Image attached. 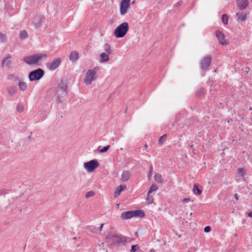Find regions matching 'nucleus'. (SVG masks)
Here are the masks:
<instances>
[{"mask_svg":"<svg viewBox=\"0 0 252 252\" xmlns=\"http://www.w3.org/2000/svg\"><path fill=\"white\" fill-rule=\"evenodd\" d=\"M46 54H36L25 57L23 58V61L29 65L36 64L37 65H40L41 63H39V61L42 60L43 58L46 59Z\"/></svg>","mask_w":252,"mask_h":252,"instance_id":"1","label":"nucleus"},{"mask_svg":"<svg viewBox=\"0 0 252 252\" xmlns=\"http://www.w3.org/2000/svg\"><path fill=\"white\" fill-rule=\"evenodd\" d=\"M128 29V24L127 22H124L115 29L114 34L117 38L123 37L127 33Z\"/></svg>","mask_w":252,"mask_h":252,"instance_id":"2","label":"nucleus"},{"mask_svg":"<svg viewBox=\"0 0 252 252\" xmlns=\"http://www.w3.org/2000/svg\"><path fill=\"white\" fill-rule=\"evenodd\" d=\"M106 238L110 240L114 244L117 245H124L126 242V237L120 235L108 234Z\"/></svg>","mask_w":252,"mask_h":252,"instance_id":"3","label":"nucleus"},{"mask_svg":"<svg viewBox=\"0 0 252 252\" xmlns=\"http://www.w3.org/2000/svg\"><path fill=\"white\" fill-rule=\"evenodd\" d=\"M44 73L45 72L42 69L38 68L29 73V79L30 81H38L44 76Z\"/></svg>","mask_w":252,"mask_h":252,"instance_id":"4","label":"nucleus"},{"mask_svg":"<svg viewBox=\"0 0 252 252\" xmlns=\"http://www.w3.org/2000/svg\"><path fill=\"white\" fill-rule=\"evenodd\" d=\"M68 91L60 90L56 88L55 93L56 101L57 104L62 103L64 100V97L68 94Z\"/></svg>","mask_w":252,"mask_h":252,"instance_id":"5","label":"nucleus"},{"mask_svg":"<svg viewBox=\"0 0 252 252\" xmlns=\"http://www.w3.org/2000/svg\"><path fill=\"white\" fill-rule=\"evenodd\" d=\"M99 166V163L96 159H93L84 163V168L89 172L94 171Z\"/></svg>","mask_w":252,"mask_h":252,"instance_id":"6","label":"nucleus"},{"mask_svg":"<svg viewBox=\"0 0 252 252\" xmlns=\"http://www.w3.org/2000/svg\"><path fill=\"white\" fill-rule=\"evenodd\" d=\"M212 59V58L211 55H208L206 57H204L201 60L200 62V65L202 69L204 70H206L208 69V67L211 64Z\"/></svg>","mask_w":252,"mask_h":252,"instance_id":"7","label":"nucleus"},{"mask_svg":"<svg viewBox=\"0 0 252 252\" xmlns=\"http://www.w3.org/2000/svg\"><path fill=\"white\" fill-rule=\"evenodd\" d=\"M95 71L94 69H89L86 73L84 82L87 84H91L92 81L95 80Z\"/></svg>","mask_w":252,"mask_h":252,"instance_id":"8","label":"nucleus"},{"mask_svg":"<svg viewBox=\"0 0 252 252\" xmlns=\"http://www.w3.org/2000/svg\"><path fill=\"white\" fill-rule=\"evenodd\" d=\"M130 6V0H122L120 4V13L121 15L125 14Z\"/></svg>","mask_w":252,"mask_h":252,"instance_id":"9","label":"nucleus"},{"mask_svg":"<svg viewBox=\"0 0 252 252\" xmlns=\"http://www.w3.org/2000/svg\"><path fill=\"white\" fill-rule=\"evenodd\" d=\"M61 63V58H58L54 60L52 62L48 63H47V66L49 70H54L59 66Z\"/></svg>","mask_w":252,"mask_h":252,"instance_id":"10","label":"nucleus"},{"mask_svg":"<svg viewBox=\"0 0 252 252\" xmlns=\"http://www.w3.org/2000/svg\"><path fill=\"white\" fill-rule=\"evenodd\" d=\"M216 35L220 44L223 46L228 44V42L225 39V35L221 31L219 30L217 31L216 32Z\"/></svg>","mask_w":252,"mask_h":252,"instance_id":"11","label":"nucleus"},{"mask_svg":"<svg viewBox=\"0 0 252 252\" xmlns=\"http://www.w3.org/2000/svg\"><path fill=\"white\" fill-rule=\"evenodd\" d=\"M238 8L241 10L245 9L248 5V0H236Z\"/></svg>","mask_w":252,"mask_h":252,"instance_id":"12","label":"nucleus"},{"mask_svg":"<svg viewBox=\"0 0 252 252\" xmlns=\"http://www.w3.org/2000/svg\"><path fill=\"white\" fill-rule=\"evenodd\" d=\"M55 92H56V88H55V87L51 88L47 92V94L45 96V99L48 101H51L53 99L54 96L55 95Z\"/></svg>","mask_w":252,"mask_h":252,"instance_id":"13","label":"nucleus"},{"mask_svg":"<svg viewBox=\"0 0 252 252\" xmlns=\"http://www.w3.org/2000/svg\"><path fill=\"white\" fill-rule=\"evenodd\" d=\"M131 174L128 170H124L122 173L121 180L123 182H126L131 178Z\"/></svg>","mask_w":252,"mask_h":252,"instance_id":"14","label":"nucleus"},{"mask_svg":"<svg viewBox=\"0 0 252 252\" xmlns=\"http://www.w3.org/2000/svg\"><path fill=\"white\" fill-rule=\"evenodd\" d=\"M132 218L133 217L143 218L145 217V214L144 211L142 210H131Z\"/></svg>","mask_w":252,"mask_h":252,"instance_id":"15","label":"nucleus"},{"mask_svg":"<svg viewBox=\"0 0 252 252\" xmlns=\"http://www.w3.org/2000/svg\"><path fill=\"white\" fill-rule=\"evenodd\" d=\"M67 87L66 81L64 79H61L59 84V87L57 88L60 90L68 91Z\"/></svg>","mask_w":252,"mask_h":252,"instance_id":"16","label":"nucleus"},{"mask_svg":"<svg viewBox=\"0 0 252 252\" xmlns=\"http://www.w3.org/2000/svg\"><path fill=\"white\" fill-rule=\"evenodd\" d=\"M121 218L123 220L130 219L132 218V211H128L124 212L121 215Z\"/></svg>","mask_w":252,"mask_h":252,"instance_id":"17","label":"nucleus"},{"mask_svg":"<svg viewBox=\"0 0 252 252\" xmlns=\"http://www.w3.org/2000/svg\"><path fill=\"white\" fill-rule=\"evenodd\" d=\"M43 20V18L41 16H37L34 18L33 24L36 28L41 27Z\"/></svg>","mask_w":252,"mask_h":252,"instance_id":"18","label":"nucleus"},{"mask_svg":"<svg viewBox=\"0 0 252 252\" xmlns=\"http://www.w3.org/2000/svg\"><path fill=\"white\" fill-rule=\"evenodd\" d=\"M126 189V187L125 185H121L118 186L116 190L114 193L115 197H117L119 195H120L121 192L122 191L125 190V189Z\"/></svg>","mask_w":252,"mask_h":252,"instance_id":"19","label":"nucleus"},{"mask_svg":"<svg viewBox=\"0 0 252 252\" xmlns=\"http://www.w3.org/2000/svg\"><path fill=\"white\" fill-rule=\"evenodd\" d=\"M109 60V54L105 53H102L99 55V62L105 63Z\"/></svg>","mask_w":252,"mask_h":252,"instance_id":"20","label":"nucleus"},{"mask_svg":"<svg viewBox=\"0 0 252 252\" xmlns=\"http://www.w3.org/2000/svg\"><path fill=\"white\" fill-rule=\"evenodd\" d=\"M79 58V54L76 51H72L71 52L69 56V60L72 62L74 63Z\"/></svg>","mask_w":252,"mask_h":252,"instance_id":"21","label":"nucleus"},{"mask_svg":"<svg viewBox=\"0 0 252 252\" xmlns=\"http://www.w3.org/2000/svg\"><path fill=\"white\" fill-rule=\"evenodd\" d=\"M238 21H245L247 19V14L240 13L239 12L236 14Z\"/></svg>","mask_w":252,"mask_h":252,"instance_id":"22","label":"nucleus"},{"mask_svg":"<svg viewBox=\"0 0 252 252\" xmlns=\"http://www.w3.org/2000/svg\"><path fill=\"white\" fill-rule=\"evenodd\" d=\"M7 90L8 93V94L10 96H13L16 93V92L17 91V88L15 86H11L8 87L7 88Z\"/></svg>","mask_w":252,"mask_h":252,"instance_id":"23","label":"nucleus"},{"mask_svg":"<svg viewBox=\"0 0 252 252\" xmlns=\"http://www.w3.org/2000/svg\"><path fill=\"white\" fill-rule=\"evenodd\" d=\"M192 191L193 193L196 195H199L202 193L201 189L198 188V187L197 184H195L193 185Z\"/></svg>","mask_w":252,"mask_h":252,"instance_id":"24","label":"nucleus"},{"mask_svg":"<svg viewBox=\"0 0 252 252\" xmlns=\"http://www.w3.org/2000/svg\"><path fill=\"white\" fill-rule=\"evenodd\" d=\"M28 37V34L25 30L20 32V38L22 40L26 39Z\"/></svg>","mask_w":252,"mask_h":252,"instance_id":"25","label":"nucleus"},{"mask_svg":"<svg viewBox=\"0 0 252 252\" xmlns=\"http://www.w3.org/2000/svg\"><path fill=\"white\" fill-rule=\"evenodd\" d=\"M110 147V145H107L102 148H101L100 146H99L98 148V150L101 153H106L109 150Z\"/></svg>","mask_w":252,"mask_h":252,"instance_id":"26","label":"nucleus"},{"mask_svg":"<svg viewBox=\"0 0 252 252\" xmlns=\"http://www.w3.org/2000/svg\"><path fill=\"white\" fill-rule=\"evenodd\" d=\"M104 51L106 52L105 53L110 54L111 53V46L108 43H105L104 46Z\"/></svg>","mask_w":252,"mask_h":252,"instance_id":"27","label":"nucleus"},{"mask_svg":"<svg viewBox=\"0 0 252 252\" xmlns=\"http://www.w3.org/2000/svg\"><path fill=\"white\" fill-rule=\"evenodd\" d=\"M204 91H205V90L203 88H202L198 89L196 91V94H195L196 97H201L202 95L204 94Z\"/></svg>","mask_w":252,"mask_h":252,"instance_id":"28","label":"nucleus"},{"mask_svg":"<svg viewBox=\"0 0 252 252\" xmlns=\"http://www.w3.org/2000/svg\"><path fill=\"white\" fill-rule=\"evenodd\" d=\"M158 189V187L155 184H153L150 188L149 191H148L147 194L149 196L150 194L153 191H156Z\"/></svg>","mask_w":252,"mask_h":252,"instance_id":"29","label":"nucleus"},{"mask_svg":"<svg viewBox=\"0 0 252 252\" xmlns=\"http://www.w3.org/2000/svg\"><path fill=\"white\" fill-rule=\"evenodd\" d=\"M229 17L226 14H223L221 16V20L223 24L227 25L228 24Z\"/></svg>","mask_w":252,"mask_h":252,"instance_id":"30","label":"nucleus"},{"mask_svg":"<svg viewBox=\"0 0 252 252\" xmlns=\"http://www.w3.org/2000/svg\"><path fill=\"white\" fill-rule=\"evenodd\" d=\"M155 179L156 182L160 183H162L163 180L161 175L159 173H157L155 175Z\"/></svg>","mask_w":252,"mask_h":252,"instance_id":"31","label":"nucleus"},{"mask_svg":"<svg viewBox=\"0 0 252 252\" xmlns=\"http://www.w3.org/2000/svg\"><path fill=\"white\" fill-rule=\"evenodd\" d=\"M18 85L20 89L23 91H25L27 87V84L25 82H19Z\"/></svg>","mask_w":252,"mask_h":252,"instance_id":"32","label":"nucleus"},{"mask_svg":"<svg viewBox=\"0 0 252 252\" xmlns=\"http://www.w3.org/2000/svg\"><path fill=\"white\" fill-rule=\"evenodd\" d=\"M24 110V105L22 103H18L17 106V111L19 112H22Z\"/></svg>","mask_w":252,"mask_h":252,"instance_id":"33","label":"nucleus"},{"mask_svg":"<svg viewBox=\"0 0 252 252\" xmlns=\"http://www.w3.org/2000/svg\"><path fill=\"white\" fill-rule=\"evenodd\" d=\"M11 58V55L9 54H7V56L5 58H4L2 60V62H1V66L2 67H4V63H5L6 62V61L9 59H10Z\"/></svg>","mask_w":252,"mask_h":252,"instance_id":"34","label":"nucleus"},{"mask_svg":"<svg viewBox=\"0 0 252 252\" xmlns=\"http://www.w3.org/2000/svg\"><path fill=\"white\" fill-rule=\"evenodd\" d=\"M167 137V134H164L162 136L159 137L158 139V144L161 145L163 143V140H165Z\"/></svg>","mask_w":252,"mask_h":252,"instance_id":"35","label":"nucleus"},{"mask_svg":"<svg viewBox=\"0 0 252 252\" xmlns=\"http://www.w3.org/2000/svg\"><path fill=\"white\" fill-rule=\"evenodd\" d=\"M0 38L1 42H5L7 40L6 35L2 33V32H0Z\"/></svg>","mask_w":252,"mask_h":252,"instance_id":"36","label":"nucleus"},{"mask_svg":"<svg viewBox=\"0 0 252 252\" xmlns=\"http://www.w3.org/2000/svg\"><path fill=\"white\" fill-rule=\"evenodd\" d=\"M94 194H95V193L94 191H92V190L89 191L86 193L85 197H86V198H88L89 197L94 196Z\"/></svg>","mask_w":252,"mask_h":252,"instance_id":"37","label":"nucleus"},{"mask_svg":"<svg viewBox=\"0 0 252 252\" xmlns=\"http://www.w3.org/2000/svg\"><path fill=\"white\" fill-rule=\"evenodd\" d=\"M238 174L242 176H244L246 174V171L243 168H240L238 169Z\"/></svg>","mask_w":252,"mask_h":252,"instance_id":"38","label":"nucleus"},{"mask_svg":"<svg viewBox=\"0 0 252 252\" xmlns=\"http://www.w3.org/2000/svg\"><path fill=\"white\" fill-rule=\"evenodd\" d=\"M139 249V246L137 245H132L130 252H135L137 250Z\"/></svg>","mask_w":252,"mask_h":252,"instance_id":"39","label":"nucleus"},{"mask_svg":"<svg viewBox=\"0 0 252 252\" xmlns=\"http://www.w3.org/2000/svg\"><path fill=\"white\" fill-rule=\"evenodd\" d=\"M12 63L11 61L8 60L6 61V62L4 63V65L6 66V67L8 68H10L12 67Z\"/></svg>","mask_w":252,"mask_h":252,"instance_id":"40","label":"nucleus"},{"mask_svg":"<svg viewBox=\"0 0 252 252\" xmlns=\"http://www.w3.org/2000/svg\"><path fill=\"white\" fill-rule=\"evenodd\" d=\"M204 230V232L208 233L211 231V227L210 226H206L205 227Z\"/></svg>","mask_w":252,"mask_h":252,"instance_id":"41","label":"nucleus"},{"mask_svg":"<svg viewBox=\"0 0 252 252\" xmlns=\"http://www.w3.org/2000/svg\"><path fill=\"white\" fill-rule=\"evenodd\" d=\"M147 201L148 203L151 204L153 202V198L152 197H150V195L147 196Z\"/></svg>","mask_w":252,"mask_h":252,"instance_id":"42","label":"nucleus"},{"mask_svg":"<svg viewBox=\"0 0 252 252\" xmlns=\"http://www.w3.org/2000/svg\"><path fill=\"white\" fill-rule=\"evenodd\" d=\"M94 226H89L88 228H87V230H90L91 232H93L94 233H96V232L94 230Z\"/></svg>","mask_w":252,"mask_h":252,"instance_id":"43","label":"nucleus"},{"mask_svg":"<svg viewBox=\"0 0 252 252\" xmlns=\"http://www.w3.org/2000/svg\"><path fill=\"white\" fill-rule=\"evenodd\" d=\"M190 198H183V199L182 200V202H184V203H186V202H188L190 201Z\"/></svg>","mask_w":252,"mask_h":252,"instance_id":"44","label":"nucleus"},{"mask_svg":"<svg viewBox=\"0 0 252 252\" xmlns=\"http://www.w3.org/2000/svg\"><path fill=\"white\" fill-rule=\"evenodd\" d=\"M182 3V2L181 1H179L178 2H177L175 5H174V6L175 7H178Z\"/></svg>","mask_w":252,"mask_h":252,"instance_id":"45","label":"nucleus"},{"mask_svg":"<svg viewBox=\"0 0 252 252\" xmlns=\"http://www.w3.org/2000/svg\"><path fill=\"white\" fill-rule=\"evenodd\" d=\"M32 132L31 131V132H30V135L29 136V137H28V140H29V141H31V140H32Z\"/></svg>","mask_w":252,"mask_h":252,"instance_id":"46","label":"nucleus"},{"mask_svg":"<svg viewBox=\"0 0 252 252\" xmlns=\"http://www.w3.org/2000/svg\"><path fill=\"white\" fill-rule=\"evenodd\" d=\"M239 195L238 194L235 193L234 195V198L236 200H238L239 199Z\"/></svg>","mask_w":252,"mask_h":252,"instance_id":"47","label":"nucleus"},{"mask_svg":"<svg viewBox=\"0 0 252 252\" xmlns=\"http://www.w3.org/2000/svg\"><path fill=\"white\" fill-rule=\"evenodd\" d=\"M103 225H104L103 223H101L100 224V227L99 228V231H101L102 230V227H103Z\"/></svg>","mask_w":252,"mask_h":252,"instance_id":"48","label":"nucleus"},{"mask_svg":"<svg viewBox=\"0 0 252 252\" xmlns=\"http://www.w3.org/2000/svg\"><path fill=\"white\" fill-rule=\"evenodd\" d=\"M248 216L251 217V218H252V212H251L249 213Z\"/></svg>","mask_w":252,"mask_h":252,"instance_id":"49","label":"nucleus"},{"mask_svg":"<svg viewBox=\"0 0 252 252\" xmlns=\"http://www.w3.org/2000/svg\"><path fill=\"white\" fill-rule=\"evenodd\" d=\"M152 170H153V167L151 166V169H150V171H149V174H151Z\"/></svg>","mask_w":252,"mask_h":252,"instance_id":"50","label":"nucleus"},{"mask_svg":"<svg viewBox=\"0 0 252 252\" xmlns=\"http://www.w3.org/2000/svg\"><path fill=\"white\" fill-rule=\"evenodd\" d=\"M99 67H96L94 68V69L95 71V70H99Z\"/></svg>","mask_w":252,"mask_h":252,"instance_id":"51","label":"nucleus"},{"mask_svg":"<svg viewBox=\"0 0 252 252\" xmlns=\"http://www.w3.org/2000/svg\"><path fill=\"white\" fill-rule=\"evenodd\" d=\"M144 147H145V148H147V147H148V145H147V144H145V145H144Z\"/></svg>","mask_w":252,"mask_h":252,"instance_id":"52","label":"nucleus"},{"mask_svg":"<svg viewBox=\"0 0 252 252\" xmlns=\"http://www.w3.org/2000/svg\"><path fill=\"white\" fill-rule=\"evenodd\" d=\"M151 252H154V250L153 249H152V250H151Z\"/></svg>","mask_w":252,"mask_h":252,"instance_id":"53","label":"nucleus"},{"mask_svg":"<svg viewBox=\"0 0 252 252\" xmlns=\"http://www.w3.org/2000/svg\"><path fill=\"white\" fill-rule=\"evenodd\" d=\"M134 2H135V1H132V2H131V4H134Z\"/></svg>","mask_w":252,"mask_h":252,"instance_id":"54","label":"nucleus"},{"mask_svg":"<svg viewBox=\"0 0 252 252\" xmlns=\"http://www.w3.org/2000/svg\"><path fill=\"white\" fill-rule=\"evenodd\" d=\"M117 207H119V204H117Z\"/></svg>","mask_w":252,"mask_h":252,"instance_id":"55","label":"nucleus"},{"mask_svg":"<svg viewBox=\"0 0 252 252\" xmlns=\"http://www.w3.org/2000/svg\"><path fill=\"white\" fill-rule=\"evenodd\" d=\"M117 207H119V204H117Z\"/></svg>","mask_w":252,"mask_h":252,"instance_id":"56","label":"nucleus"},{"mask_svg":"<svg viewBox=\"0 0 252 252\" xmlns=\"http://www.w3.org/2000/svg\"><path fill=\"white\" fill-rule=\"evenodd\" d=\"M73 239H76V237H74Z\"/></svg>","mask_w":252,"mask_h":252,"instance_id":"57","label":"nucleus"},{"mask_svg":"<svg viewBox=\"0 0 252 252\" xmlns=\"http://www.w3.org/2000/svg\"><path fill=\"white\" fill-rule=\"evenodd\" d=\"M251 1L252 2V0H251Z\"/></svg>","mask_w":252,"mask_h":252,"instance_id":"58","label":"nucleus"}]
</instances>
